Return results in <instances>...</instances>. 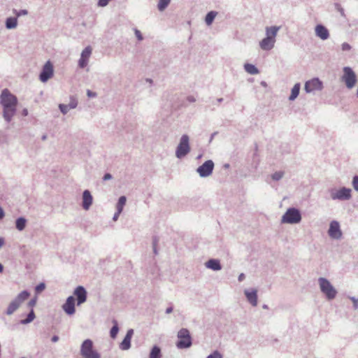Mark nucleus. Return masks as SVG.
Here are the masks:
<instances>
[{
	"instance_id": "5701e85b",
	"label": "nucleus",
	"mask_w": 358,
	"mask_h": 358,
	"mask_svg": "<svg viewBox=\"0 0 358 358\" xmlns=\"http://www.w3.org/2000/svg\"><path fill=\"white\" fill-rule=\"evenodd\" d=\"M5 25L6 29H13L17 25V18L16 17H9L6 20Z\"/></svg>"
},
{
	"instance_id": "6ab92c4d",
	"label": "nucleus",
	"mask_w": 358,
	"mask_h": 358,
	"mask_svg": "<svg viewBox=\"0 0 358 358\" xmlns=\"http://www.w3.org/2000/svg\"><path fill=\"white\" fill-rule=\"evenodd\" d=\"M244 294L248 301L252 306L257 305V291L255 289H245Z\"/></svg>"
},
{
	"instance_id": "dca6fc26",
	"label": "nucleus",
	"mask_w": 358,
	"mask_h": 358,
	"mask_svg": "<svg viewBox=\"0 0 358 358\" xmlns=\"http://www.w3.org/2000/svg\"><path fill=\"white\" fill-rule=\"evenodd\" d=\"M73 294L76 296L77 305L80 306L87 300V291L83 286H78L73 291Z\"/></svg>"
},
{
	"instance_id": "49530a36",
	"label": "nucleus",
	"mask_w": 358,
	"mask_h": 358,
	"mask_svg": "<svg viewBox=\"0 0 358 358\" xmlns=\"http://www.w3.org/2000/svg\"><path fill=\"white\" fill-rule=\"evenodd\" d=\"M87 95L89 98H94L97 96L96 92H94L90 90H87Z\"/></svg>"
},
{
	"instance_id": "473e14b6",
	"label": "nucleus",
	"mask_w": 358,
	"mask_h": 358,
	"mask_svg": "<svg viewBox=\"0 0 358 358\" xmlns=\"http://www.w3.org/2000/svg\"><path fill=\"white\" fill-rule=\"evenodd\" d=\"M285 176V172L282 171H275L271 175V178L275 181L280 180Z\"/></svg>"
},
{
	"instance_id": "ddd939ff",
	"label": "nucleus",
	"mask_w": 358,
	"mask_h": 358,
	"mask_svg": "<svg viewBox=\"0 0 358 358\" xmlns=\"http://www.w3.org/2000/svg\"><path fill=\"white\" fill-rule=\"evenodd\" d=\"M329 236L334 239H339L342 236V232L340 229L338 222L334 220L331 221L328 231Z\"/></svg>"
},
{
	"instance_id": "423d86ee",
	"label": "nucleus",
	"mask_w": 358,
	"mask_h": 358,
	"mask_svg": "<svg viewBox=\"0 0 358 358\" xmlns=\"http://www.w3.org/2000/svg\"><path fill=\"white\" fill-rule=\"evenodd\" d=\"M178 341L176 342V347L178 349L189 348L192 345V339L190 333L187 329H181L177 334Z\"/></svg>"
},
{
	"instance_id": "c03bdc74",
	"label": "nucleus",
	"mask_w": 358,
	"mask_h": 358,
	"mask_svg": "<svg viewBox=\"0 0 358 358\" xmlns=\"http://www.w3.org/2000/svg\"><path fill=\"white\" fill-rule=\"evenodd\" d=\"M352 48L351 45L348 43H343L341 45V49L343 51H349Z\"/></svg>"
},
{
	"instance_id": "8fccbe9b",
	"label": "nucleus",
	"mask_w": 358,
	"mask_h": 358,
	"mask_svg": "<svg viewBox=\"0 0 358 358\" xmlns=\"http://www.w3.org/2000/svg\"><path fill=\"white\" fill-rule=\"evenodd\" d=\"M120 213H119L118 210H117V211L115 212V214H114V215H113V220L114 221H116V220L118 219V217H119V216H120Z\"/></svg>"
},
{
	"instance_id": "bb28decb",
	"label": "nucleus",
	"mask_w": 358,
	"mask_h": 358,
	"mask_svg": "<svg viewBox=\"0 0 358 358\" xmlns=\"http://www.w3.org/2000/svg\"><path fill=\"white\" fill-rule=\"evenodd\" d=\"M244 69L245 71L251 74V75H256L257 73H259V70L253 64H245L244 65Z\"/></svg>"
},
{
	"instance_id": "c756f323",
	"label": "nucleus",
	"mask_w": 358,
	"mask_h": 358,
	"mask_svg": "<svg viewBox=\"0 0 358 358\" xmlns=\"http://www.w3.org/2000/svg\"><path fill=\"white\" fill-rule=\"evenodd\" d=\"M127 198L124 196H121L116 205V209L118 210L119 213H122L123 208L126 203Z\"/></svg>"
},
{
	"instance_id": "a211bd4d",
	"label": "nucleus",
	"mask_w": 358,
	"mask_h": 358,
	"mask_svg": "<svg viewBox=\"0 0 358 358\" xmlns=\"http://www.w3.org/2000/svg\"><path fill=\"white\" fill-rule=\"evenodd\" d=\"M82 199V207L86 210H89L92 204L93 197L88 189L84 190L83 192Z\"/></svg>"
},
{
	"instance_id": "9d476101",
	"label": "nucleus",
	"mask_w": 358,
	"mask_h": 358,
	"mask_svg": "<svg viewBox=\"0 0 358 358\" xmlns=\"http://www.w3.org/2000/svg\"><path fill=\"white\" fill-rule=\"evenodd\" d=\"M323 83L318 78H313L305 83L304 90L306 93L315 94L323 89Z\"/></svg>"
},
{
	"instance_id": "58836bf2",
	"label": "nucleus",
	"mask_w": 358,
	"mask_h": 358,
	"mask_svg": "<svg viewBox=\"0 0 358 358\" xmlns=\"http://www.w3.org/2000/svg\"><path fill=\"white\" fill-rule=\"evenodd\" d=\"M206 358H223L222 355L217 350H215L210 354Z\"/></svg>"
},
{
	"instance_id": "37998d69",
	"label": "nucleus",
	"mask_w": 358,
	"mask_h": 358,
	"mask_svg": "<svg viewBox=\"0 0 358 358\" xmlns=\"http://www.w3.org/2000/svg\"><path fill=\"white\" fill-rule=\"evenodd\" d=\"M349 299L352 301L353 303V308L355 310L358 309V298H356L355 296H349Z\"/></svg>"
},
{
	"instance_id": "bf43d9fd",
	"label": "nucleus",
	"mask_w": 358,
	"mask_h": 358,
	"mask_svg": "<svg viewBox=\"0 0 358 358\" xmlns=\"http://www.w3.org/2000/svg\"><path fill=\"white\" fill-rule=\"evenodd\" d=\"M3 271V265L0 263V273H2Z\"/></svg>"
},
{
	"instance_id": "0eeeda50",
	"label": "nucleus",
	"mask_w": 358,
	"mask_h": 358,
	"mask_svg": "<svg viewBox=\"0 0 358 358\" xmlns=\"http://www.w3.org/2000/svg\"><path fill=\"white\" fill-rule=\"evenodd\" d=\"M29 296L30 293L27 290H24L19 293L17 296L10 303L6 313L8 315H12L19 308L20 305L29 298Z\"/></svg>"
},
{
	"instance_id": "3c124183",
	"label": "nucleus",
	"mask_w": 358,
	"mask_h": 358,
	"mask_svg": "<svg viewBox=\"0 0 358 358\" xmlns=\"http://www.w3.org/2000/svg\"><path fill=\"white\" fill-rule=\"evenodd\" d=\"M245 274L242 273L238 275V280L239 282H241L245 279Z\"/></svg>"
},
{
	"instance_id": "79ce46f5",
	"label": "nucleus",
	"mask_w": 358,
	"mask_h": 358,
	"mask_svg": "<svg viewBox=\"0 0 358 358\" xmlns=\"http://www.w3.org/2000/svg\"><path fill=\"white\" fill-rule=\"evenodd\" d=\"M134 34H135V36L137 38V39L139 41H143V35H142L141 32L138 29H136V28H134Z\"/></svg>"
},
{
	"instance_id": "aec40b11",
	"label": "nucleus",
	"mask_w": 358,
	"mask_h": 358,
	"mask_svg": "<svg viewBox=\"0 0 358 358\" xmlns=\"http://www.w3.org/2000/svg\"><path fill=\"white\" fill-rule=\"evenodd\" d=\"M134 334V330L130 329L127 331L123 341L120 344L122 350H127L131 348V340Z\"/></svg>"
},
{
	"instance_id": "4468645a",
	"label": "nucleus",
	"mask_w": 358,
	"mask_h": 358,
	"mask_svg": "<svg viewBox=\"0 0 358 358\" xmlns=\"http://www.w3.org/2000/svg\"><path fill=\"white\" fill-rule=\"evenodd\" d=\"M92 49L90 46H87L81 52L80 57L78 60V66L84 69L88 64L89 59L92 55Z\"/></svg>"
},
{
	"instance_id": "5fc2aeb1",
	"label": "nucleus",
	"mask_w": 358,
	"mask_h": 358,
	"mask_svg": "<svg viewBox=\"0 0 358 358\" xmlns=\"http://www.w3.org/2000/svg\"><path fill=\"white\" fill-rule=\"evenodd\" d=\"M29 114V112H28V110L27 108H24L22 110V115L23 116H27Z\"/></svg>"
},
{
	"instance_id": "de8ad7c7",
	"label": "nucleus",
	"mask_w": 358,
	"mask_h": 358,
	"mask_svg": "<svg viewBox=\"0 0 358 358\" xmlns=\"http://www.w3.org/2000/svg\"><path fill=\"white\" fill-rule=\"evenodd\" d=\"M113 176L110 173H105L103 177V180L104 181H106V180H110L112 179Z\"/></svg>"
},
{
	"instance_id": "ea45409f",
	"label": "nucleus",
	"mask_w": 358,
	"mask_h": 358,
	"mask_svg": "<svg viewBox=\"0 0 358 358\" xmlns=\"http://www.w3.org/2000/svg\"><path fill=\"white\" fill-rule=\"evenodd\" d=\"M352 185L354 188V189L357 192H358V175H356L353 177Z\"/></svg>"
},
{
	"instance_id": "a18cd8bd",
	"label": "nucleus",
	"mask_w": 358,
	"mask_h": 358,
	"mask_svg": "<svg viewBox=\"0 0 358 358\" xmlns=\"http://www.w3.org/2000/svg\"><path fill=\"white\" fill-rule=\"evenodd\" d=\"M37 301V297H34V299H31L29 303H27L28 307L31 308V309H33V307L36 306Z\"/></svg>"
},
{
	"instance_id": "7ed1b4c3",
	"label": "nucleus",
	"mask_w": 358,
	"mask_h": 358,
	"mask_svg": "<svg viewBox=\"0 0 358 358\" xmlns=\"http://www.w3.org/2000/svg\"><path fill=\"white\" fill-rule=\"evenodd\" d=\"M317 282L320 292L324 295L327 300L332 301L336 297L338 292L327 278L320 277Z\"/></svg>"
},
{
	"instance_id": "a878e982",
	"label": "nucleus",
	"mask_w": 358,
	"mask_h": 358,
	"mask_svg": "<svg viewBox=\"0 0 358 358\" xmlns=\"http://www.w3.org/2000/svg\"><path fill=\"white\" fill-rule=\"evenodd\" d=\"M150 358H162L161 348L157 345H154L150 352Z\"/></svg>"
},
{
	"instance_id": "72a5a7b5",
	"label": "nucleus",
	"mask_w": 358,
	"mask_h": 358,
	"mask_svg": "<svg viewBox=\"0 0 358 358\" xmlns=\"http://www.w3.org/2000/svg\"><path fill=\"white\" fill-rule=\"evenodd\" d=\"M83 358H101V355L96 350H93L88 354L82 356Z\"/></svg>"
},
{
	"instance_id": "603ef678",
	"label": "nucleus",
	"mask_w": 358,
	"mask_h": 358,
	"mask_svg": "<svg viewBox=\"0 0 358 358\" xmlns=\"http://www.w3.org/2000/svg\"><path fill=\"white\" fill-rule=\"evenodd\" d=\"M51 341H52V342H53V343H56V342H57V341H59V336H57V335L53 336L52 337V338H51Z\"/></svg>"
},
{
	"instance_id": "7c9ffc66",
	"label": "nucleus",
	"mask_w": 358,
	"mask_h": 358,
	"mask_svg": "<svg viewBox=\"0 0 358 358\" xmlns=\"http://www.w3.org/2000/svg\"><path fill=\"white\" fill-rule=\"evenodd\" d=\"M113 326L110 329V336L112 338H115L118 334V331H119V327H118L117 322L115 320H114L113 321Z\"/></svg>"
},
{
	"instance_id": "39448f33",
	"label": "nucleus",
	"mask_w": 358,
	"mask_h": 358,
	"mask_svg": "<svg viewBox=\"0 0 358 358\" xmlns=\"http://www.w3.org/2000/svg\"><path fill=\"white\" fill-rule=\"evenodd\" d=\"M189 137L187 134H183L180 138L178 145L176 149V157L178 159H182L190 152Z\"/></svg>"
},
{
	"instance_id": "c9c22d12",
	"label": "nucleus",
	"mask_w": 358,
	"mask_h": 358,
	"mask_svg": "<svg viewBox=\"0 0 358 358\" xmlns=\"http://www.w3.org/2000/svg\"><path fill=\"white\" fill-rule=\"evenodd\" d=\"M13 13L16 15L17 18L22 15H27L28 14V11L26 9H22L20 10L13 9Z\"/></svg>"
},
{
	"instance_id": "2f4dec72",
	"label": "nucleus",
	"mask_w": 358,
	"mask_h": 358,
	"mask_svg": "<svg viewBox=\"0 0 358 358\" xmlns=\"http://www.w3.org/2000/svg\"><path fill=\"white\" fill-rule=\"evenodd\" d=\"M171 0H159V3L157 4V8L159 11L164 10L169 4L170 3Z\"/></svg>"
},
{
	"instance_id": "6e6552de",
	"label": "nucleus",
	"mask_w": 358,
	"mask_h": 358,
	"mask_svg": "<svg viewBox=\"0 0 358 358\" xmlns=\"http://www.w3.org/2000/svg\"><path fill=\"white\" fill-rule=\"evenodd\" d=\"M330 196L332 200L348 201L352 198V189L345 187L338 189H332Z\"/></svg>"
},
{
	"instance_id": "f257e3e1",
	"label": "nucleus",
	"mask_w": 358,
	"mask_h": 358,
	"mask_svg": "<svg viewBox=\"0 0 358 358\" xmlns=\"http://www.w3.org/2000/svg\"><path fill=\"white\" fill-rule=\"evenodd\" d=\"M18 103L17 98L12 94L7 88L3 89L0 94V105L3 108V117L4 120L9 123L17 112V106Z\"/></svg>"
},
{
	"instance_id": "e433bc0d",
	"label": "nucleus",
	"mask_w": 358,
	"mask_h": 358,
	"mask_svg": "<svg viewBox=\"0 0 358 358\" xmlns=\"http://www.w3.org/2000/svg\"><path fill=\"white\" fill-rule=\"evenodd\" d=\"M59 108L61 113L64 115H66L69 111V110H71L69 108L68 105L63 104V103L59 104Z\"/></svg>"
},
{
	"instance_id": "412c9836",
	"label": "nucleus",
	"mask_w": 358,
	"mask_h": 358,
	"mask_svg": "<svg viewBox=\"0 0 358 358\" xmlns=\"http://www.w3.org/2000/svg\"><path fill=\"white\" fill-rule=\"evenodd\" d=\"M93 350L92 341L90 339L85 340L80 346V355L84 356V355L88 354Z\"/></svg>"
},
{
	"instance_id": "680f3d73",
	"label": "nucleus",
	"mask_w": 358,
	"mask_h": 358,
	"mask_svg": "<svg viewBox=\"0 0 358 358\" xmlns=\"http://www.w3.org/2000/svg\"><path fill=\"white\" fill-rule=\"evenodd\" d=\"M217 101L218 103H222V102L223 101V99H222V98H218V99H217Z\"/></svg>"
},
{
	"instance_id": "338daca9",
	"label": "nucleus",
	"mask_w": 358,
	"mask_h": 358,
	"mask_svg": "<svg viewBox=\"0 0 358 358\" xmlns=\"http://www.w3.org/2000/svg\"><path fill=\"white\" fill-rule=\"evenodd\" d=\"M154 252L155 254H157V249H156V247H155V243H154Z\"/></svg>"
},
{
	"instance_id": "a19ab883",
	"label": "nucleus",
	"mask_w": 358,
	"mask_h": 358,
	"mask_svg": "<svg viewBox=\"0 0 358 358\" xmlns=\"http://www.w3.org/2000/svg\"><path fill=\"white\" fill-rule=\"evenodd\" d=\"M45 288V285L43 282L39 283L38 285H36L35 290L37 293H40L42 291H43Z\"/></svg>"
},
{
	"instance_id": "13d9d810",
	"label": "nucleus",
	"mask_w": 358,
	"mask_h": 358,
	"mask_svg": "<svg viewBox=\"0 0 358 358\" xmlns=\"http://www.w3.org/2000/svg\"><path fill=\"white\" fill-rule=\"evenodd\" d=\"M217 132H214L211 134L210 136V142H211L213 141V139L214 138L215 136L217 135Z\"/></svg>"
},
{
	"instance_id": "6e6d98bb",
	"label": "nucleus",
	"mask_w": 358,
	"mask_h": 358,
	"mask_svg": "<svg viewBox=\"0 0 358 358\" xmlns=\"http://www.w3.org/2000/svg\"><path fill=\"white\" fill-rule=\"evenodd\" d=\"M5 215L3 208L0 206V220H1Z\"/></svg>"
},
{
	"instance_id": "20e7f679",
	"label": "nucleus",
	"mask_w": 358,
	"mask_h": 358,
	"mask_svg": "<svg viewBox=\"0 0 358 358\" xmlns=\"http://www.w3.org/2000/svg\"><path fill=\"white\" fill-rule=\"evenodd\" d=\"M300 210L296 208H289L281 218V223L294 224L301 221Z\"/></svg>"
},
{
	"instance_id": "9b49d317",
	"label": "nucleus",
	"mask_w": 358,
	"mask_h": 358,
	"mask_svg": "<svg viewBox=\"0 0 358 358\" xmlns=\"http://www.w3.org/2000/svg\"><path fill=\"white\" fill-rule=\"evenodd\" d=\"M54 75V68L50 61H48L43 66L42 70L39 74V80L42 83H46Z\"/></svg>"
},
{
	"instance_id": "f8f14e48",
	"label": "nucleus",
	"mask_w": 358,
	"mask_h": 358,
	"mask_svg": "<svg viewBox=\"0 0 358 358\" xmlns=\"http://www.w3.org/2000/svg\"><path fill=\"white\" fill-rule=\"evenodd\" d=\"M213 169L214 162L209 159L206 161L202 165L199 166L196 169V172L199 173L200 177L206 178L212 174Z\"/></svg>"
},
{
	"instance_id": "c85d7f7f",
	"label": "nucleus",
	"mask_w": 358,
	"mask_h": 358,
	"mask_svg": "<svg viewBox=\"0 0 358 358\" xmlns=\"http://www.w3.org/2000/svg\"><path fill=\"white\" fill-rule=\"evenodd\" d=\"M216 15H217V12H215V11L208 12L205 17V22H206V24L210 25L213 23Z\"/></svg>"
},
{
	"instance_id": "f03ea898",
	"label": "nucleus",
	"mask_w": 358,
	"mask_h": 358,
	"mask_svg": "<svg viewBox=\"0 0 358 358\" xmlns=\"http://www.w3.org/2000/svg\"><path fill=\"white\" fill-rule=\"evenodd\" d=\"M280 29V27L279 26H271L265 28L266 36L259 42V47L262 50L269 51L274 48L276 36Z\"/></svg>"
},
{
	"instance_id": "4d7b16f0",
	"label": "nucleus",
	"mask_w": 358,
	"mask_h": 358,
	"mask_svg": "<svg viewBox=\"0 0 358 358\" xmlns=\"http://www.w3.org/2000/svg\"><path fill=\"white\" fill-rule=\"evenodd\" d=\"M5 243V240L3 237H0V248H1Z\"/></svg>"
},
{
	"instance_id": "b1692460",
	"label": "nucleus",
	"mask_w": 358,
	"mask_h": 358,
	"mask_svg": "<svg viewBox=\"0 0 358 358\" xmlns=\"http://www.w3.org/2000/svg\"><path fill=\"white\" fill-rule=\"evenodd\" d=\"M301 85L299 83H296L291 90V94L289 97V101L295 100L299 94Z\"/></svg>"
},
{
	"instance_id": "0e129e2a",
	"label": "nucleus",
	"mask_w": 358,
	"mask_h": 358,
	"mask_svg": "<svg viewBox=\"0 0 358 358\" xmlns=\"http://www.w3.org/2000/svg\"><path fill=\"white\" fill-rule=\"evenodd\" d=\"M262 308H263L264 309H268V306H267L266 304H264V305H263V306H262Z\"/></svg>"
},
{
	"instance_id": "4c0bfd02",
	"label": "nucleus",
	"mask_w": 358,
	"mask_h": 358,
	"mask_svg": "<svg viewBox=\"0 0 358 358\" xmlns=\"http://www.w3.org/2000/svg\"><path fill=\"white\" fill-rule=\"evenodd\" d=\"M334 7H335L336 10L338 12H339V13L341 14V15L342 17H345V10L340 3H336L334 4Z\"/></svg>"
},
{
	"instance_id": "69168bd1",
	"label": "nucleus",
	"mask_w": 358,
	"mask_h": 358,
	"mask_svg": "<svg viewBox=\"0 0 358 358\" xmlns=\"http://www.w3.org/2000/svg\"><path fill=\"white\" fill-rule=\"evenodd\" d=\"M261 85H262V86H264V87H265V86H266V82H265V81H262V82L261 83Z\"/></svg>"
},
{
	"instance_id": "f704fd0d",
	"label": "nucleus",
	"mask_w": 358,
	"mask_h": 358,
	"mask_svg": "<svg viewBox=\"0 0 358 358\" xmlns=\"http://www.w3.org/2000/svg\"><path fill=\"white\" fill-rule=\"evenodd\" d=\"M69 108L70 109H74L77 107L78 106V100L77 99L73 96H70V102L69 104H67Z\"/></svg>"
},
{
	"instance_id": "864d4df0",
	"label": "nucleus",
	"mask_w": 358,
	"mask_h": 358,
	"mask_svg": "<svg viewBox=\"0 0 358 358\" xmlns=\"http://www.w3.org/2000/svg\"><path fill=\"white\" fill-rule=\"evenodd\" d=\"M172 312H173V307H172V306H169V307H168V308L166 309V311H165V313H166V314H170V313H171Z\"/></svg>"
},
{
	"instance_id": "052dcab7",
	"label": "nucleus",
	"mask_w": 358,
	"mask_h": 358,
	"mask_svg": "<svg viewBox=\"0 0 358 358\" xmlns=\"http://www.w3.org/2000/svg\"><path fill=\"white\" fill-rule=\"evenodd\" d=\"M41 139L43 141H45L47 139V135H43L42 137H41Z\"/></svg>"
},
{
	"instance_id": "1a4fd4ad",
	"label": "nucleus",
	"mask_w": 358,
	"mask_h": 358,
	"mask_svg": "<svg viewBox=\"0 0 358 358\" xmlns=\"http://www.w3.org/2000/svg\"><path fill=\"white\" fill-rule=\"evenodd\" d=\"M342 80L345 83L348 89H352L356 84L357 77L355 72L349 66L343 68V75Z\"/></svg>"
},
{
	"instance_id": "e2e57ef3",
	"label": "nucleus",
	"mask_w": 358,
	"mask_h": 358,
	"mask_svg": "<svg viewBox=\"0 0 358 358\" xmlns=\"http://www.w3.org/2000/svg\"><path fill=\"white\" fill-rule=\"evenodd\" d=\"M146 81H147V82H148V83H152V79H150V78H147V79H146Z\"/></svg>"
},
{
	"instance_id": "cd10ccee",
	"label": "nucleus",
	"mask_w": 358,
	"mask_h": 358,
	"mask_svg": "<svg viewBox=\"0 0 358 358\" xmlns=\"http://www.w3.org/2000/svg\"><path fill=\"white\" fill-rule=\"evenodd\" d=\"M35 313L33 309H31L30 312L28 313L27 318L22 320L20 323L22 324H27L31 322L35 319Z\"/></svg>"
},
{
	"instance_id": "f3484780",
	"label": "nucleus",
	"mask_w": 358,
	"mask_h": 358,
	"mask_svg": "<svg viewBox=\"0 0 358 358\" xmlns=\"http://www.w3.org/2000/svg\"><path fill=\"white\" fill-rule=\"evenodd\" d=\"M315 34L317 37L323 41L328 39L330 36L328 29L322 24L315 26Z\"/></svg>"
},
{
	"instance_id": "09e8293b",
	"label": "nucleus",
	"mask_w": 358,
	"mask_h": 358,
	"mask_svg": "<svg viewBox=\"0 0 358 358\" xmlns=\"http://www.w3.org/2000/svg\"><path fill=\"white\" fill-rule=\"evenodd\" d=\"M187 100L189 102V103H194L196 101V98L194 96H188L187 97Z\"/></svg>"
},
{
	"instance_id": "393cba45",
	"label": "nucleus",
	"mask_w": 358,
	"mask_h": 358,
	"mask_svg": "<svg viewBox=\"0 0 358 358\" xmlns=\"http://www.w3.org/2000/svg\"><path fill=\"white\" fill-rule=\"evenodd\" d=\"M27 220L23 217H20L15 220V227L18 231H22L25 229Z\"/></svg>"
},
{
	"instance_id": "4be33fe9",
	"label": "nucleus",
	"mask_w": 358,
	"mask_h": 358,
	"mask_svg": "<svg viewBox=\"0 0 358 358\" xmlns=\"http://www.w3.org/2000/svg\"><path fill=\"white\" fill-rule=\"evenodd\" d=\"M206 268L213 271H220L222 269L220 262L217 259H210L205 263Z\"/></svg>"
},
{
	"instance_id": "2eb2a0df",
	"label": "nucleus",
	"mask_w": 358,
	"mask_h": 358,
	"mask_svg": "<svg viewBox=\"0 0 358 358\" xmlns=\"http://www.w3.org/2000/svg\"><path fill=\"white\" fill-rule=\"evenodd\" d=\"M76 299L74 296H69L65 303L62 305V309L68 315H72L76 312L75 308Z\"/></svg>"
}]
</instances>
